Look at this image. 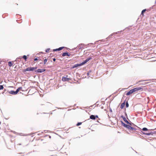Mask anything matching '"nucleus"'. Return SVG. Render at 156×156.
Instances as JSON below:
<instances>
[{
    "label": "nucleus",
    "instance_id": "obj_28",
    "mask_svg": "<svg viewBox=\"0 0 156 156\" xmlns=\"http://www.w3.org/2000/svg\"><path fill=\"white\" fill-rule=\"evenodd\" d=\"M53 61L55 62V61L56 59L55 58H53Z\"/></svg>",
    "mask_w": 156,
    "mask_h": 156
},
{
    "label": "nucleus",
    "instance_id": "obj_27",
    "mask_svg": "<svg viewBox=\"0 0 156 156\" xmlns=\"http://www.w3.org/2000/svg\"><path fill=\"white\" fill-rule=\"evenodd\" d=\"M38 60L37 58H35L34 59V61H37Z\"/></svg>",
    "mask_w": 156,
    "mask_h": 156
},
{
    "label": "nucleus",
    "instance_id": "obj_19",
    "mask_svg": "<svg viewBox=\"0 0 156 156\" xmlns=\"http://www.w3.org/2000/svg\"><path fill=\"white\" fill-rule=\"evenodd\" d=\"M4 88V87L3 85H0V90H1L3 89Z\"/></svg>",
    "mask_w": 156,
    "mask_h": 156
},
{
    "label": "nucleus",
    "instance_id": "obj_5",
    "mask_svg": "<svg viewBox=\"0 0 156 156\" xmlns=\"http://www.w3.org/2000/svg\"><path fill=\"white\" fill-rule=\"evenodd\" d=\"M92 58L91 57H89L87 58L84 62H82V64L84 65L85 63H87L88 61H89L90 59Z\"/></svg>",
    "mask_w": 156,
    "mask_h": 156
},
{
    "label": "nucleus",
    "instance_id": "obj_21",
    "mask_svg": "<svg viewBox=\"0 0 156 156\" xmlns=\"http://www.w3.org/2000/svg\"><path fill=\"white\" fill-rule=\"evenodd\" d=\"M23 58L25 60V61H26L27 59V56L26 55H23Z\"/></svg>",
    "mask_w": 156,
    "mask_h": 156
},
{
    "label": "nucleus",
    "instance_id": "obj_16",
    "mask_svg": "<svg viewBox=\"0 0 156 156\" xmlns=\"http://www.w3.org/2000/svg\"><path fill=\"white\" fill-rule=\"evenodd\" d=\"M122 125L125 127H126V128H127V127H128V126L129 125H127V124H125L124 123H123V122H122Z\"/></svg>",
    "mask_w": 156,
    "mask_h": 156
},
{
    "label": "nucleus",
    "instance_id": "obj_11",
    "mask_svg": "<svg viewBox=\"0 0 156 156\" xmlns=\"http://www.w3.org/2000/svg\"><path fill=\"white\" fill-rule=\"evenodd\" d=\"M90 118L93 120H95L96 119V117L95 115H91L90 116Z\"/></svg>",
    "mask_w": 156,
    "mask_h": 156
},
{
    "label": "nucleus",
    "instance_id": "obj_9",
    "mask_svg": "<svg viewBox=\"0 0 156 156\" xmlns=\"http://www.w3.org/2000/svg\"><path fill=\"white\" fill-rule=\"evenodd\" d=\"M9 94H12L13 95H16V94H17V93H16V91H14L13 90H11L10 91H9Z\"/></svg>",
    "mask_w": 156,
    "mask_h": 156
},
{
    "label": "nucleus",
    "instance_id": "obj_13",
    "mask_svg": "<svg viewBox=\"0 0 156 156\" xmlns=\"http://www.w3.org/2000/svg\"><path fill=\"white\" fill-rule=\"evenodd\" d=\"M27 71H30V67H28L25 69H24L23 72H25Z\"/></svg>",
    "mask_w": 156,
    "mask_h": 156
},
{
    "label": "nucleus",
    "instance_id": "obj_1",
    "mask_svg": "<svg viewBox=\"0 0 156 156\" xmlns=\"http://www.w3.org/2000/svg\"><path fill=\"white\" fill-rule=\"evenodd\" d=\"M127 128L129 131V132L131 133H133L134 131L136 130L135 128L132 127L129 125L128 126V127Z\"/></svg>",
    "mask_w": 156,
    "mask_h": 156
},
{
    "label": "nucleus",
    "instance_id": "obj_8",
    "mask_svg": "<svg viewBox=\"0 0 156 156\" xmlns=\"http://www.w3.org/2000/svg\"><path fill=\"white\" fill-rule=\"evenodd\" d=\"M83 65V64H82V63H81L80 64H75L74 65V66L73 67V68H74L77 67L79 66H80L82 65Z\"/></svg>",
    "mask_w": 156,
    "mask_h": 156
},
{
    "label": "nucleus",
    "instance_id": "obj_2",
    "mask_svg": "<svg viewBox=\"0 0 156 156\" xmlns=\"http://www.w3.org/2000/svg\"><path fill=\"white\" fill-rule=\"evenodd\" d=\"M68 76L67 75L66 77H63L62 78V80L63 82L69 81L71 80V79L70 78L68 77Z\"/></svg>",
    "mask_w": 156,
    "mask_h": 156
},
{
    "label": "nucleus",
    "instance_id": "obj_22",
    "mask_svg": "<svg viewBox=\"0 0 156 156\" xmlns=\"http://www.w3.org/2000/svg\"><path fill=\"white\" fill-rule=\"evenodd\" d=\"M142 130L143 131H146L148 130V129L146 128H143Z\"/></svg>",
    "mask_w": 156,
    "mask_h": 156
},
{
    "label": "nucleus",
    "instance_id": "obj_26",
    "mask_svg": "<svg viewBox=\"0 0 156 156\" xmlns=\"http://www.w3.org/2000/svg\"><path fill=\"white\" fill-rule=\"evenodd\" d=\"M125 122L128 124H130V123H129L127 120H126V121H125Z\"/></svg>",
    "mask_w": 156,
    "mask_h": 156
},
{
    "label": "nucleus",
    "instance_id": "obj_24",
    "mask_svg": "<svg viewBox=\"0 0 156 156\" xmlns=\"http://www.w3.org/2000/svg\"><path fill=\"white\" fill-rule=\"evenodd\" d=\"M126 108H127L128 107L129 104H128V102H126Z\"/></svg>",
    "mask_w": 156,
    "mask_h": 156
},
{
    "label": "nucleus",
    "instance_id": "obj_6",
    "mask_svg": "<svg viewBox=\"0 0 156 156\" xmlns=\"http://www.w3.org/2000/svg\"><path fill=\"white\" fill-rule=\"evenodd\" d=\"M70 55H71L70 54H69V53H68L67 52H64V53H63L62 54V56L63 57H64V56H69Z\"/></svg>",
    "mask_w": 156,
    "mask_h": 156
},
{
    "label": "nucleus",
    "instance_id": "obj_14",
    "mask_svg": "<svg viewBox=\"0 0 156 156\" xmlns=\"http://www.w3.org/2000/svg\"><path fill=\"white\" fill-rule=\"evenodd\" d=\"M37 69V67H30V71H34L36 69Z\"/></svg>",
    "mask_w": 156,
    "mask_h": 156
},
{
    "label": "nucleus",
    "instance_id": "obj_15",
    "mask_svg": "<svg viewBox=\"0 0 156 156\" xmlns=\"http://www.w3.org/2000/svg\"><path fill=\"white\" fill-rule=\"evenodd\" d=\"M22 89V87H19L18 88H17L16 91V92L17 93V94L18 93L19 91L20 90H21Z\"/></svg>",
    "mask_w": 156,
    "mask_h": 156
},
{
    "label": "nucleus",
    "instance_id": "obj_4",
    "mask_svg": "<svg viewBox=\"0 0 156 156\" xmlns=\"http://www.w3.org/2000/svg\"><path fill=\"white\" fill-rule=\"evenodd\" d=\"M142 88L139 87H136L134 88V89H132V90H133V92H136L137 91H138V90H139L142 89Z\"/></svg>",
    "mask_w": 156,
    "mask_h": 156
},
{
    "label": "nucleus",
    "instance_id": "obj_17",
    "mask_svg": "<svg viewBox=\"0 0 156 156\" xmlns=\"http://www.w3.org/2000/svg\"><path fill=\"white\" fill-rule=\"evenodd\" d=\"M8 65L9 67H11L12 65V64L11 62H8Z\"/></svg>",
    "mask_w": 156,
    "mask_h": 156
},
{
    "label": "nucleus",
    "instance_id": "obj_29",
    "mask_svg": "<svg viewBox=\"0 0 156 156\" xmlns=\"http://www.w3.org/2000/svg\"><path fill=\"white\" fill-rule=\"evenodd\" d=\"M95 116L96 117V118H98V115H96Z\"/></svg>",
    "mask_w": 156,
    "mask_h": 156
},
{
    "label": "nucleus",
    "instance_id": "obj_25",
    "mask_svg": "<svg viewBox=\"0 0 156 156\" xmlns=\"http://www.w3.org/2000/svg\"><path fill=\"white\" fill-rule=\"evenodd\" d=\"M50 49L49 48H48L46 50V52H49Z\"/></svg>",
    "mask_w": 156,
    "mask_h": 156
},
{
    "label": "nucleus",
    "instance_id": "obj_18",
    "mask_svg": "<svg viewBox=\"0 0 156 156\" xmlns=\"http://www.w3.org/2000/svg\"><path fill=\"white\" fill-rule=\"evenodd\" d=\"M146 11V9H144L142 11V12H141V15H142L143 16H144V13L145 12V11Z\"/></svg>",
    "mask_w": 156,
    "mask_h": 156
},
{
    "label": "nucleus",
    "instance_id": "obj_12",
    "mask_svg": "<svg viewBox=\"0 0 156 156\" xmlns=\"http://www.w3.org/2000/svg\"><path fill=\"white\" fill-rule=\"evenodd\" d=\"M125 105V102H124L122 103L120 105V108L122 109H123Z\"/></svg>",
    "mask_w": 156,
    "mask_h": 156
},
{
    "label": "nucleus",
    "instance_id": "obj_23",
    "mask_svg": "<svg viewBox=\"0 0 156 156\" xmlns=\"http://www.w3.org/2000/svg\"><path fill=\"white\" fill-rule=\"evenodd\" d=\"M82 124V122H78L77 124H76V126H79L80 125H81Z\"/></svg>",
    "mask_w": 156,
    "mask_h": 156
},
{
    "label": "nucleus",
    "instance_id": "obj_10",
    "mask_svg": "<svg viewBox=\"0 0 156 156\" xmlns=\"http://www.w3.org/2000/svg\"><path fill=\"white\" fill-rule=\"evenodd\" d=\"M133 93V90H132V89H131V90H130L129 91L126 93V95H129L130 94H132Z\"/></svg>",
    "mask_w": 156,
    "mask_h": 156
},
{
    "label": "nucleus",
    "instance_id": "obj_3",
    "mask_svg": "<svg viewBox=\"0 0 156 156\" xmlns=\"http://www.w3.org/2000/svg\"><path fill=\"white\" fill-rule=\"evenodd\" d=\"M45 71V69H38L37 70H35V72L36 73H41L44 72Z\"/></svg>",
    "mask_w": 156,
    "mask_h": 156
},
{
    "label": "nucleus",
    "instance_id": "obj_7",
    "mask_svg": "<svg viewBox=\"0 0 156 156\" xmlns=\"http://www.w3.org/2000/svg\"><path fill=\"white\" fill-rule=\"evenodd\" d=\"M65 47H60L59 48L56 49H54L53 50L54 51H60L63 48H65Z\"/></svg>",
    "mask_w": 156,
    "mask_h": 156
},
{
    "label": "nucleus",
    "instance_id": "obj_30",
    "mask_svg": "<svg viewBox=\"0 0 156 156\" xmlns=\"http://www.w3.org/2000/svg\"><path fill=\"white\" fill-rule=\"evenodd\" d=\"M147 135H149V134H147Z\"/></svg>",
    "mask_w": 156,
    "mask_h": 156
},
{
    "label": "nucleus",
    "instance_id": "obj_20",
    "mask_svg": "<svg viewBox=\"0 0 156 156\" xmlns=\"http://www.w3.org/2000/svg\"><path fill=\"white\" fill-rule=\"evenodd\" d=\"M47 59H46V58L44 60V64H46V63L47 62Z\"/></svg>",
    "mask_w": 156,
    "mask_h": 156
}]
</instances>
